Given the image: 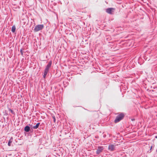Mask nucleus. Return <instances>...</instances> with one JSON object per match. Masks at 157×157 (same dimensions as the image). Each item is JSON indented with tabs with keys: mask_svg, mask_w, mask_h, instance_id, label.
Instances as JSON below:
<instances>
[{
	"mask_svg": "<svg viewBox=\"0 0 157 157\" xmlns=\"http://www.w3.org/2000/svg\"><path fill=\"white\" fill-rule=\"evenodd\" d=\"M44 28V25H38L35 27L33 30L35 32H37L42 30Z\"/></svg>",
	"mask_w": 157,
	"mask_h": 157,
	"instance_id": "nucleus-1",
	"label": "nucleus"
},
{
	"mask_svg": "<svg viewBox=\"0 0 157 157\" xmlns=\"http://www.w3.org/2000/svg\"><path fill=\"white\" fill-rule=\"evenodd\" d=\"M124 116V115L123 114L121 113L118 116H117L116 117V119L114 120L115 122L117 123L119 122L120 121L123 119Z\"/></svg>",
	"mask_w": 157,
	"mask_h": 157,
	"instance_id": "nucleus-2",
	"label": "nucleus"
},
{
	"mask_svg": "<svg viewBox=\"0 0 157 157\" xmlns=\"http://www.w3.org/2000/svg\"><path fill=\"white\" fill-rule=\"evenodd\" d=\"M52 64V61H49V62L48 63V64L46 66L44 69V71L48 73L50 70V68L51 67Z\"/></svg>",
	"mask_w": 157,
	"mask_h": 157,
	"instance_id": "nucleus-3",
	"label": "nucleus"
},
{
	"mask_svg": "<svg viewBox=\"0 0 157 157\" xmlns=\"http://www.w3.org/2000/svg\"><path fill=\"white\" fill-rule=\"evenodd\" d=\"M115 11V9L113 8H110L106 9V12L107 13L112 14Z\"/></svg>",
	"mask_w": 157,
	"mask_h": 157,
	"instance_id": "nucleus-4",
	"label": "nucleus"
},
{
	"mask_svg": "<svg viewBox=\"0 0 157 157\" xmlns=\"http://www.w3.org/2000/svg\"><path fill=\"white\" fill-rule=\"evenodd\" d=\"M103 148L102 147H100L99 146L98 147V149H97L96 151V153L97 154H99L103 150Z\"/></svg>",
	"mask_w": 157,
	"mask_h": 157,
	"instance_id": "nucleus-5",
	"label": "nucleus"
},
{
	"mask_svg": "<svg viewBox=\"0 0 157 157\" xmlns=\"http://www.w3.org/2000/svg\"><path fill=\"white\" fill-rule=\"evenodd\" d=\"M115 146L113 144H110L109 146L108 149L111 151H113L115 149Z\"/></svg>",
	"mask_w": 157,
	"mask_h": 157,
	"instance_id": "nucleus-6",
	"label": "nucleus"
},
{
	"mask_svg": "<svg viewBox=\"0 0 157 157\" xmlns=\"http://www.w3.org/2000/svg\"><path fill=\"white\" fill-rule=\"evenodd\" d=\"M25 131L26 132H28L30 130V127L29 126H26L25 128Z\"/></svg>",
	"mask_w": 157,
	"mask_h": 157,
	"instance_id": "nucleus-7",
	"label": "nucleus"
},
{
	"mask_svg": "<svg viewBox=\"0 0 157 157\" xmlns=\"http://www.w3.org/2000/svg\"><path fill=\"white\" fill-rule=\"evenodd\" d=\"M13 140V138L12 137H11L10 140L9 141V142L8 144V145L9 146H11V143L12 142Z\"/></svg>",
	"mask_w": 157,
	"mask_h": 157,
	"instance_id": "nucleus-8",
	"label": "nucleus"
},
{
	"mask_svg": "<svg viewBox=\"0 0 157 157\" xmlns=\"http://www.w3.org/2000/svg\"><path fill=\"white\" fill-rule=\"evenodd\" d=\"M16 27L14 25L12 26V27L11 31L13 33H14L15 32Z\"/></svg>",
	"mask_w": 157,
	"mask_h": 157,
	"instance_id": "nucleus-9",
	"label": "nucleus"
},
{
	"mask_svg": "<svg viewBox=\"0 0 157 157\" xmlns=\"http://www.w3.org/2000/svg\"><path fill=\"white\" fill-rule=\"evenodd\" d=\"M39 124H40V123H37L35 126H33V128L34 129L37 128L38 127L39 125Z\"/></svg>",
	"mask_w": 157,
	"mask_h": 157,
	"instance_id": "nucleus-10",
	"label": "nucleus"
},
{
	"mask_svg": "<svg viewBox=\"0 0 157 157\" xmlns=\"http://www.w3.org/2000/svg\"><path fill=\"white\" fill-rule=\"evenodd\" d=\"M48 73L44 71V75H43L44 78H45L46 77V76Z\"/></svg>",
	"mask_w": 157,
	"mask_h": 157,
	"instance_id": "nucleus-11",
	"label": "nucleus"
},
{
	"mask_svg": "<svg viewBox=\"0 0 157 157\" xmlns=\"http://www.w3.org/2000/svg\"><path fill=\"white\" fill-rule=\"evenodd\" d=\"M20 52L21 53V55L22 56H23V53L22 49H21L20 51Z\"/></svg>",
	"mask_w": 157,
	"mask_h": 157,
	"instance_id": "nucleus-12",
	"label": "nucleus"
},
{
	"mask_svg": "<svg viewBox=\"0 0 157 157\" xmlns=\"http://www.w3.org/2000/svg\"><path fill=\"white\" fill-rule=\"evenodd\" d=\"M53 121L54 122H56V118L54 116L53 117Z\"/></svg>",
	"mask_w": 157,
	"mask_h": 157,
	"instance_id": "nucleus-13",
	"label": "nucleus"
},
{
	"mask_svg": "<svg viewBox=\"0 0 157 157\" xmlns=\"http://www.w3.org/2000/svg\"><path fill=\"white\" fill-rule=\"evenodd\" d=\"M152 146L151 147L150 150L152 148Z\"/></svg>",
	"mask_w": 157,
	"mask_h": 157,
	"instance_id": "nucleus-14",
	"label": "nucleus"
},
{
	"mask_svg": "<svg viewBox=\"0 0 157 157\" xmlns=\"http://www.w3.org/2000/svg\"><path fill=\"white\" fill-rule=\"evenodd\" d=\"M155 138H157V136H155Z\"/></svg>",
	"mask_w": 157,
	"mask_h": 157,
	"instance_id": "nucleus-15",
	"label": "nucleus"
}]
</instances>
